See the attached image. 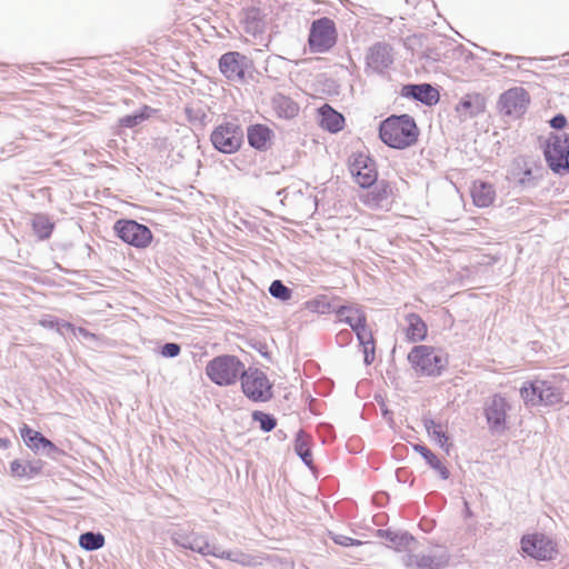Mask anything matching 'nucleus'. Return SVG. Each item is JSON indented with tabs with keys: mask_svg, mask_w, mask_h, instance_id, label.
Segmentation results:
<instances>
[{
	"mask_svg": "<svg viewBox=\"0 0 569 569\" xmlns=\"http://www.w3.org/2000/svg\"><path fill=\"white\" fill-rule=\"evenodd\" d=\"M171 540L173 545L202 556H213L239 565H247L249 562V556L242 551L222 550L220 547L211 545L204 535L196 531L176 530L171 535Z\"/></svg>",
	"mask_w": 569,
	"mask_h": 569,
	"instance_id": "f257e3e1",
	"label": "nucleus"
},
{
	"mask_svg": "<svg viewBox=\"0 0 569 569\" xmlns=\"http://www.w3.org/2000/svg\"><path fill=\"white\" fill-rule=\"evenodd\" d=\"M379 136L387 146L406 149L417 142L419 129L409 114L390 116L380 123Z\"/></svg>",
	"mask_w": 569,
	"mask_h": 569,
	"instance_id": "f03ea898",
	"label": "nucleus"
},
{
	"mask_svg": "<svg viewBox=\"0 0 569 569\" xmlns=\"http://www.w3.org/2000/svg\"><path fill=\"white\" fill-rule=\"evenodd\" d=\"M413 369L422 376H439L448 365V359L441 350L429 346H416L408 355Z\"/></svg>",
	"mask_w": 569,
	"mask_h": 569,
	"instance_id": "7ed1b4c3",
	"label": "nucleus"
},
{
	"mask_svg": "<svg viewBox=\"0 0 569 569\" xmlns=\"http://www.w3.org/2000/svg\"><path fill=\"white\" fill-rule=\"evenodd\" d=\"M243 370V363L236 356L230 355L216 357L206 367L209 379L219 386L233 385Z\"/></svg>",
	"mask_w": 569,
	"mask_h": 569,
	"instance_id": "20e7f679",
	"label": "nucleus"
},
{
	"mask_svg": "<svg viewBox=\"0 0 569 569\" xmlns=\"http://www.w3.org/2000/svg\"><path fill=\"white\" fill-rule=\"evenodd\" d=\"M520 396L527 406H555L562 401V392L552 382L533 380L526 382L520 389Z\"/></svg>",
	"mask_w": 569,
	"mask_h": 569,
	"instance_id": "39448f33",
	"label": "nucleus"
},
{
	"mask_svg": "<svg viewBox=\"0 0 569 569\" xmlns=\"http://www.w3.org/2000/svg\"><path fill=\"white\" fill-rule=\"evenodd\" d=\"M337 42V28L333 20L327 17L313 20L310 27L308 43L311 52L325 53Z\"/></svg>",
	"mask_w": 569,
	"mask_h": 569,
	"instance_id": "423d86ee",
	"label": "nucleus"
},
{
	"mask_svg": "<svg viewBox=\"0 0 569 569\" xmlns=\"http://www.w3.org/2000/svg\"><path fill=\"white\" fill-rule=\"evenodd\" d=\"M549 168L559 174L569 171V134H553L545 149Z\"/></svg>",
	"mask_w": 569,
	"mask_h": 569,
	"instance_id": "0eeeda50",
	"label": "nucleus"
},
{
	"mask_svg": "<svg viewBox=\"0 0 569 569\" xmlns=\"http://www.w3.org/2000/svg\"><path fill=\"white\" fill-rule=\"evenodd\" d=\"M540 178L541 168L525 157L515 158L507 174V179L521 189L537 187Z\"/></svg>",
	"mask_w": 569,
	"mask_h": 569,
	"instance_id": "6e6552de",
	"label": "nucleus"
},
{
	"mask_svg": "<svg viewBox=\"0 0 569 569\" xmlns=\"http://www.w3.org/2000/svg\"><path fill=\"white\" fill-rule=\"evenodd\" d=\"M243 393L253 401H268L272 398V385L266 373L259 369L249 368L241 375Z\"/></svg>",
	"mask_w": 569,
	"mask_h": 569,
	"instance_id": "1a4fd4ad",
	"label": "nucleus"
},
{
	"mask_svg": "<svg viewBox=\"0 0 569 569\" xmlns=\"http://www.w3.org/2000/svg\"><path fill=\"white\" fill-rule=\"evenodd\" d=\"M213 147L222 153L238 151L243 141V131L237 123L227 122L218 126L211 133Z\"/></svg>",
	"mask_w": 569,
	"mask_h": 569,
	"instance_id": "9d476101",
	"label": "nucleus"
},
{
	"mask_svg": "<svg viewBox=\"0 0 569 569\" xmlns=\"http://www.w3.org/2000/svg\"><path fill=\"white\" fill-rule=\"evenodd\" d=\"M113 230L123 242L136 248H147L152 240L150 229L134 220H118Z\"/></svg>",
	"mask_w": 569,
	"mask_h": 569,
	"instance_id": "9b49d317",
	"label": "nucleus"
},
{
	"mask_svg": "<svg viewBox=\"0 0 569 569\" xmlns=\"http://www.w3.org/2000/svg\"><path fill=\"white\" fill-rule=\"evenodd\" d=\"M509 409L510 405L507 399L499 393L486 399L483 411L492 433H502L507 429V411Z\"/></svg>",
	"mask_w": 569,
	"mask_h": 569,
	"instance_id": "f8f14e48",
	"label": "nucleus"
},
{
	"mask_svg": "<svg viewBox=\"0 0 569 569\" xmlns=\"http://www.w3.org/2000/svg\"><path fill=\"white\" fill-rule=\"evenodd\" d=\"M521 549L528 556L542 561L553 559L558 552L556 542L543 533L523 536Z\"/></svg>",
	"mask_w": 569,
	"mask_h": 569,
	"instance_id": "ddd939ff",
	"label": "nucleus"
},
{
	"mask_svg": "<svg viewBox=\"0 0 569 569\" xmlns=\"http://www.w3.org/2000/svg\"><path fill=\"white\" fill-rule=\"evenodd\" d=\"M530 96L522 87L510 88L505 91L498 101V108L501 113L520 118L528 109Z\"/></svg>",
	"mask_w": 569,
	"mask_h": 569,
	"instance_id": "4468645a",
	"label": "nucleus"
},
{
	"mask_svg": "<svg viewBox=\"0 0 569 569\" xmlns=\"http://www.w3.org/2000/svg\"><path fill=\"white\" fill-rule=\"evenodd\" d=\"M336 312L340 317V321H343L351 327L359 341H368L371 339V331L367 329V317L359 306H340Z\"/></svg>",
	"mask_w": 569,
	"mask_h": 569,
	"instance_id": "2eb2a0df",
	"label": "nucleus"
},
{
	"mask_svg": "<svg viewBox=\"0 0 569 569\" xmlns=\"http://www.w3.org/2000/svg\"><path fill=\"white\" fill-rule=\"evenodd\" d=\"M349 170L361 188L371 187L377 180L376 164L368 156L359 153L349 163Z\"/></svg>",
	"mask_w": 569,
	"mask_h": 569,
	"instance_id": "dca6fc26",
	"label": "nucleus"
},
{
	"mask_svg": "<svg viewBox=\"0 0 569 569\" xmlns=\"http://www.w3.org/2000/svg\"><path fill=\"white\" fill-rule=\"evenodd\" d=\"M450 560V555L445 548H435L428 553L407 555L405 563L409 567L419 569H441L445 568Z\"/></svg>",
	"mask_w": 569,
	"mask_h": 569,
	"instance_id": "f3484780",
	"label": "nucleus"
},
{
	"mask_svg": "<svg viewBox=\"0 0 569 569\" xmlns=\"http://www.w3.org/2000/svg\"><path fill=\"white\" fill-rule=\"evenodd\" d=\"M366 61L372 71L383 73L393 63V49L387 42H377L369 48Z\"/></svg>",
	"mask_w": 569,
	"mask_h": 569,
	"instance_id": "a211bd4d",
	"label": "nucleus"
},
{
	"mask_svg": "<svg viewBox=\"0 0 569 569\" xmlns=\"http://www.w3.org/2000/svg\"><path fill=\"white\" fill-rule=\"evenodd\" d=\"M247 58L236 51H230L219 59V69L229 80L243 81Z\"/></svg>",
	"mask_w": 569,
	"mask_h": 569,
	"instance_id": "6ab92c4d",
	"label": "nucleus"
},
{
	"mask_svg": "<svg viewBox=\"0 0 569 569\" xmlns=\"http://www.w3.org/2000/svg\"><path fill=\"white\" fill-rule=\"evenodd\" d=\"M20 435L24 443L33 451L41 450L47 456H51L58 452V448L53 442L27 425H23V427L20 429Z\"/></svg>",
	"mask_w": 569,
	"mask_h": 569,
	"instance_id": "aec40b11",
	"label": "nucleus"
},
{
	"mask_svg": "<svg viewBox=\"0 0 569 569\" xmlns=\"http://www.w3.org/2000/svg\"><path fill=\"white\" fill-rule=\"evenodd\" d=\"M403 97L413 98L427 106L436 104L439 101V92L429 83L407 84L401 90Z\"/></svg>",
	"mask_w": 569,
	"mask_h": 569,
	"instance_id": "412c9836",
	"label": "nucleus"
},
{
	"mask_svg": "<svg viewBox=\"0 0 569 569\" xmlns=\"http://www.w3.org/2000/svg\"><path fill=\"white\" fill-rule=\"evenodd\" d=\"M247 137L252 148L264 151L271 146L273 132L264 124H252L248 127Z\"/></svg>",
	"mask_w": 569,
	"mask_h": 569,
	"instance_id": "4be33fe9",
	"label": "nucleus"
},
{
	"mask_svg": "<svg viewBox=\"0 0 569 569\" xmlns=\"http://www.w3.org/2000/svg\"><path fill=\"white\" fill-rule=\"evenodd\" d=\"M486 101L479 93L467 94L457 104V112L465 119L476 117L485 111Z\"/></svg>",
	"mask_w": 569,
	"mask_h": 569,
	"instance_id": "5701e85b",
	"label": "nucleus"
},
{
	"mask_svg": "<svg viewBox=\"0 0 569 569\" xmlns=\"http://www.w3.org/2000/svg\"><path fill=\"white\" fill-rule=\"evenodd\" d=\"M407 328L405 329L406 338L410 342L422 341L427 337L428 328L422 318L417 313H408L405 316Z\"/></svg>",
	"mask_w": 569,
	"mask_h": 569,
	"instance_id": "b1692460",
	"label": "nucleus"
},
{
	"mask_svg": "<svg viewBox=\"0 0 569 569\" xmlns=\"http://www.w3.org/2000/svg\"><path fill=\"white\" fill-rule=\"evenodd\" d=\"M42 468L43 462L41 460L20 461L16 459L10 463V473L18 479H32L41 472Z\"/></svg>",
	"mask_w": 569,
	"mask_h": 569,
	"instance_id": "393cba45",
	"label": "nucleus"
},
{
	"mask_svg": "<svg viewBox=\"0 0 569 569\" xmlns=\"http://www.w3.org/2000/svg\"><path fill=\"white\" fill-rule=\"evenodd\" d=\"M271 104L274 112L280 118L292 119L299 112L298 103H296L291 98L282 93H277L276 96H273Z\"/></svg>",
	"mask_w": 569,
	"mask_h": 569,
	"instance_id": "a878e982",
	"label": "nucleus"
},
{
	"mask_svg": "<svg viewBox=\"0 0 569 569\" xmlns=\"http://www.w3.org/2000/svg\"><path fill=\"white\" fill-rule=\"evenodd\" d=\"M473 203L477 207L486 208L492 204L496 198L493 186L487 182H475L471 189Z\"/></svg>",
	"mask_w": 569,
	"mask_h": 569,
	"instance_id": "bb28decb",
	"label": "nucleus"
},
{
	"mask_svg": "<svg viewBox=\"0 0 569 569\" xmlns=\"http://www.w3.org/2000/svg\"><path fill=\"white\" fill-rule=\"evenodd\" d=\"M321 117V127L330 132H338L343 128L345 118L341 113L333 110L329 104H323L319 109Z\"/></svg>",
	"mask_w": 569,
	"mask_h": 569,
	"instance_id": "cd10ccee",
	"label": "nucleus"
},
{
	"mask_svg": "<svg viewBox=\"0 0 569 569\" xmlns=\"http://www.w3.org/2000/svg\"><path fill=\"white\" fill-rule=\"evenodd\" d=\"M415 451L420 453L422 458L426 460V462L439 473L441 479L446 480L449 478L450 472L448 468L442 463V461L426 446L422 445H415L413 446Z\"/></svg>",
	"mask_w": 569,
	"mask_h": 569,
	"instance_id": "c85d7f7f",
	"label": "nucleus"
},
{
	"mask_svg": "<svg viewBox=\"0 0 569 569\" xmlns=\"http://www.w3.org/2000/svg\"><path fill=\"white\" fill-rule=\"evenodd\" d=\"M378 536L390 542V547L397 550L409 548V546L415 542V538L407 532L397 533L391 530L379 529Z\"/></svg>",
	"mask_w": 569,
	"mask_h": 569,
	"instance_id": "c756f323",
	"label": "nucleus"
},
{
	"mask_svg": "<svg viewBox=\"0 0 569 569\" xmlns=\"http://www.w3.org/2000/svg\"><path fill=\"white\" fill-rule=\"evenodd\" d=\"M425 428L428 432V435L441 447L445 448L446 451H449L450 445L448 443L449 437L447 436L446 431L443 430V427L441 423L436 422L432 419H425L423 421Z\"/></svg>",
	"mask_w": 569,
	"mask_h": 569,
	"instance_id": "7c9ffc66",
	"label": "nucleus"
},
{
	"mask_svg": "<svg viewBox=\"0 0 569 569\" xmlns=\"http://www.w3.org/2000/svg\"><path fill=\"white\" fill-rule=\"evenodd\" d=\"M295 451L307 466L310 467L312 465L310 437L302 430L297 433L295 440Z\"/></svg>",
	"mask_w": 569,
	"mask_h": 569,
	"instance_id": "2f4dec72",
	"label": "nucleus"
},
{
	"mask_svg": "<svg viewBox=\"0 0 569 569\" xmlns=\"http://www.w3.org/2000/svg\"><path fill=\"white\" fill-rule=\"evenodd\" d=\"M244 29L248 33L257 34L263 31V22L260 18V10L257 8H250L246 11L244 17Z\"/></svg>",
	"mask_w": 569,
	"mask_h": 569,
	"instance_id": "473e14b6",
	"label": "nucleus"
},
{
	"mask_svg": "<svg viewBox=\"0 0 569 569\" xmlns=\"http://www.w3.org/2000/svg\"><path fill=\"white\" fill-rule=\"evenodd\" d=\"M79 545L88 551L98 550L104 545V536L100 532H84L79 537Z\"/></svg>",
	"mask_w": 569,
	"mask_h": 569,
	"instance_id": "72a5a7b5",
	"label": "nucleus"
},
{
	"mask_svg": "<svg viewBox=\"0 0 569 569\" xmlns=\"http://www.w3.org/2000/svg\"><path fill=\"white\" fill-rule=\"evenodd\" d=\"M32 227H33L34 232L41 239L49 238L52 232V229H53V224L44 216H37L33 219Z\"/></svg>",
	"mask_w": 569,
	"mask_h": 569,
	"instance_id": "f704fd0d",
	"label": "nucleus"
},
{
	"mask_svg": "<svg viewBox=\"0 0 569 569\" xmlns=\"http://www.w3.org/2000/svg\"><path fill=\"white\" fill-rule=\"evenodd\" d=\"M270 295L281 301H288L292 297L290 288L283 284L281 280H273L269 287Z\"/></svg>",
	"mask_w": 569,
	"mask_h": 569,
	"instance_id": "c9c22d12",
	"label": "nucleus"
},
{
	"mask_svg": "<svg viewBox=\"0 0 569 569\" xmlns=\"http://www.w3.org/2000/svg\"><path fill=\"white\" fill-rule=\"evenodd\" d=\"M252 419L260 425V429L264 432L273 430L277 426V419L269 413L262 411H253Z\"/></svg>",
	"mask_w": 569,
	"mask_h": 569,
	"instance_id": "e433bc0d",
	"label": "nucleus"
},
{
	"mask_svg": "<svg viewBox=\"0 0 569 569\" xmlns=\"http://www.w3.org/2000/svg\"><path fill=\"white\" fill-rule=\"evenodd\" d=\"M147 116L143 112L128 114L120 118L119 123L121 127L133 128L144 121Z\"/></svg>",
	"mask_w": 569,
	"mask_h": 569,
	"instance_id": "4c0bfd02",
	"label": "nucleus"
},
{
	"mask_svg": "<svg viewBox=\"0 0 569 569\" xmlns=\"http://www.w3.org/2000/svg\"><path fill=\"white\" fill-rule=\"evenodd\" d=\"M359 343L363 347V355H365V363L371 365L375 361V340L371 336V339L368 341H359Z\"/></svg>",
	"mask_w": 569,
	"mask_h": 569,
	"instance_id": "58836bf2",
	"label": "nucleus"
},
{
	"mask_svg": "<svg viewBox=\"0 0 569 569\" xmlns=\"http://www.w3.org/2000/svg\"><path fill=\"white\" fill-rule=\"evenodd\" d=\"M181 347L176 342H167L161 348V355L166 358H174L179 356Z\"/></svg>",
	"mask_w": 569,
	"mask_h": 569,
	"instance_id": "ea45409f",
	"label": "nucleus"
},
{
	"mask_svg": "<svg viewBox=\"0 0 569 569\" xmlns=\"http://www.w3.org/2000/svg\"><path fill=\"white\" fill-rule=\"evenodd\" d=\"M332 540L340 546L349 547V546H361L362 541L353 539L351 537L345 535H332Z\"/></svg>",
	"mask_w": 569,
	"mask_h": 569,
	"instance_id": "a19ab883",
	"label": "nucleus"
},
{
	"mask_svg": "<svg viewBox=\"0 0 569 569\" xmlns=\"http://www.w3.org/2000/svg\"><path fill=\"white\" fill-rule=\"evenodd\" d=\"M62 327L71 330L72 332H78L79 335H81L82 337L84 338H88V339H94L96 338V335L94 333H91L89 332L87 329L82 328V327H79V328H76L73 325H71L70 322H63L62 323Z\"/></svg>",
	"mask_w": 569,
	"mask_h": 569,
	"instance_id": "79ce46f5",
	"label": "nucleus"
},
{
	"mask_svg": "<svg viewBox=\"0 0 569 569\" xmlns=\"http://www.w3.org/2000/svg\"><path fill=\"white\" fill-rule=\"evenodd\" d=\"M567 119L563 114L559 113L550 120V126L553 129L561 130L566 127Z\"/></svg>",
	"mask_w": 569,
	"mask_h": 569,
	"instance_id": "37998d69",
	"label": "nucleus"
},
{
	"mask_svg": "<svg viewBox=\"0 0 569 569\" xmlns=\"http://www.w3.org/2000/svg\"><path fill=\"white\" fill-rule=\"evenodd\" d=\"M351 339V332L348 330H342L337 335V341L340 345L347 343Z\"/></svg>",
	"mask_w": 569,
	"mask_h": 569,
	"instance_id": "c03bdc74",
	"label": "nucleus"
},
{
	"mask_svg": "<svg viewBox=\"0 0 569 569\" xmlns=\"http://www.w3.org/2000/svg\"><path fill=\"white\" fill-rule=\"evenodd\" d=\"M515 59H517V57H513L511 54H506L505 56V60H510L511 61V60H515Z\"/></svg>",
	"mask_w": 569,
	"mask_h": 569,
	"instance_id": "a18cd8bd",
	"label": "nucleus"
},
{
	"mask_svg": "<svg viewBox=\"0 0 569 569\" xmlns=\"http://www.w3.org/2000/svg\"><path fill=\"white\" fill-rule=\"evenodd\" d=\"M284 191H286L284 189H283V190H279V191L277 192V194H278V196H281Z\"/></svg>",
	"mask_w": 569,
	"mask_h": 569,
	"instance_id": "49530a36",
	"label": "nucleus"
},
{
	"mask_svg": "<svg viewBox=\"0 0 569 569\" xmlns=\"http://www.w3.org/2000/svg\"><path fill=\"white\" fill-rule=\"evenodd\" d=\"M48 326H49L50 328H52V327H53V322H52V321L48 322Z\"/></svg>",
	"mask_w": 569,
	"mask_h": 569,
	"instance_id": "de8ad7c7",
	"label": "nucleus"
}]
</instances>
